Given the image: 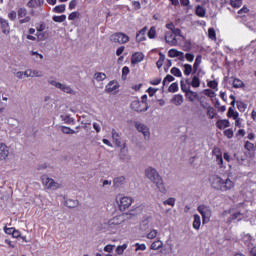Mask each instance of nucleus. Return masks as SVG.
Returning <instances> with one entry per match:
<instances>
[{
    "label": "nucleus",
    "instance_id": "1",
    "mask_svg": "<svg viewBox=\"0 0 256 256\" xmlns=\"http://www.w3.org/2000/svg\"><path fill=\"white\" fill-rule=\"evenodd\" d=\"M210 185L216 191H231L235 187V182L229 178L223 179L219 175L210 177Z\"/></svg>",
    "mask_w": 256,
    "mask_h": 256
},
{
    "label": "nucleus",
    "instance_id": "2",
    "mask_svg": "<svg viewBox=\"0 0 256 256\" xmlns=\"http://www.w3.org/2000/svg\"><path fill=\"white\" fill-rule=\"evenodd\" d=\"M126 220L127 214L115 216L107 222V227L110 230L117 229V227H119V225H123V223H125Z\"/></svg>",
    "mask_w": 256,
    "mask_h": 256
},
{
    "label": "nucleus",
    "instance_id": "3",
    "mask_svg": "<svg viewBox=\"0 0 256 256\" xmlns=\"http://www.w3.org/2000/svg\"><path fill=\"white\" fill-rule=\"evenodd\" d=\"M48 83L49 85L56 87V89H60V91H63V93H67L68 95H75V90H73V88L67 84H63L51 79L48 80Z\"/></svg>",
    "mask_w": 256,
    "mask_h": 256
},
{
    "label": "nucleus",
    "instance_id": "4",
    "mask_svg": "<svg viewBox=\"0 0 256 256\" xmlns=\"http://www.w3.org/2000/svg\"><path fill=\"white\" fill-rule=\"evenodd\" d=\"M41 181H42V185H44L46 189H52V190L61 189V184H59L58 182L50 178L48 175H45V174L42 175Z\"/></svg>",
    "mask_w": 256,
    "mask_h": 256
},
{
    "label": "nucleus",
    "instance_id": "5",
    "mask_svg": "<svg viewBox=\"0 0 256 256\" xmlns=\"http://www.w3.org/2000/svg\"><path fill=\"white\" fill-rule=\"evenodd\" d=\"M111 43H118V45H125L129 43V36L123 32H116L110 36Z\"/></svg>",
    "mask_w": 256,
    "mask_h": 256
},
{
    "label": "nucleus",
    "instance_id": "6",
    "mask_svg": "<svg viewBox=\"0 0 256 256\" xmlns=\"http://www.w3.org/2000/svg\"><path fill=\"white\" fill-rule=\"evenodd\" d=\"M134 127L138 131V133H142L145 141H149L151 139V132L149 131V127L139 121H134Z\"/></svg>",
    "mask_w": 256,
    "mask_h": 256
},
{
    "label": "nucleus",
    "instance_id": "7",
    "mask_svg": "<svg viewBox=\"0 0 256 256\" xmlns=\"http://www.w3.org/2000/svg\"><path fill=\"white\" fill-rule=\"evenodd\" d=\"M197 211L202 215V223H209L212 215L211 208L209 206L200 205L198 206Z\"/></svg>",
    "mask_w": 256,
    "mask_h": 256
},
{
    "label": "nucleus",
    "instance_id": "8",
    "mask_svg": "<svg viewBox=\"0 0 256 256\" xmlns=\"http://www.w3.org/2000/svg\"><path fill=\"white\" fill-rule=\"evenodd\" d=\"M132 111L143 113L149 109V104L145 101L134 100L130 105Z\"/></svg>",
    "mask_w": 256,
    "mask_h": 256
},
{
    "label": "nucleus",
    "instance_id": "9",
    "mask_svg": "<svg viewBox=\"0 0 256 256\" xmlns=\"http://www.w3.org/2000/svg\"><path fill=\"white\" fill-rule=\"evenodd\" d=\"M145 177L148 178V180L151 181V183H155L156 181H159L161 175H159L157 169L153 167H148L145 169Z\"/></svg>",
    "mask_w": 256,
    "mask_h": 256
},
{
    "label": "nucleus",
    "instance_id": "10",
    "mask_svg": "<svg viewBox=\"0 0 256 256\" xmlns=\"http://www.w3.org/2000/svg\"><path fill=\"white\" fill-rule=\"evenodd\" d=\"M133 205V198L129 196H123L120 198L119 202V209L120 211H126V209H129Z\"/></svg>",
    "mask_w": 256,
    "mask_h": 256
},
{
    "label": "nucleus",
    "instance_id": "11",
    "mask_svg": "<svg viewBox=\"0 0 256 256\" xmlns=\"http://www.w3.org/2000/svg\"><path fill=\"white\" fill-rule=\"evenodd\" d=\"M127 144H123V147L120 149L119 159L123 163H129L131 161V156L129 155V150L126 148Z\"/></svg>",
    "mask_w": 256,
    "mask_h": 256
},
{
    "label": "nucleus",
    "instance_id": "12",
    "mask_svg": "<svg viewBox=\"0 0 256 256\" xmlns=\"http://www.w3.org/2000/svg\"><path fill=\"white\" fill-rule=\"evenodd\" d=\"M18 17L20 19V24L23 25V23H29L31 21V16H27V9L26 8H20L18 10Z\"/></svg>",
    "mask_w": 256,
    "mask_h": 256
},
{
    "label": "nucleus",
    "instance_id": "13",
    "mask_svg": "<svg viewBox=\"0 0 256 256\" xmlns=\"http://www.w3.org/2000/svg\"><path fill=\"white\" fill-rule=\"evenodd\" d=\"M164 39L166 43H168L169 45H172V46L177 45V38H175V35L173 34V32H166Z\"/></svg>",
    "mask_w": 256,
    "mask_h": 256
},
{
    "label": "nucleus",
    "instance_id": "14",
    "mask_svg": "<svg viewBox=\"0 0 256 256\" xmlns=\"http://www.w3.org/2000/svg\"><path fill=\"white\" fill-rule=\"evenodd\" d=\"M9 157V147L7 145L1 143L0 144V161H5Z\"/></svg>",
    "mask_w": 256,
    "mask_h": 256
},
{
    "label": "nucleus",
    "instance_id": "15",
    "mask_svg": "<svg viewBox=\"0 0 256 256\" xmlns=\"http://www.w3.org/2000/svg\"><path fill=\"white\" fill-rule=\"evenodd\" d=\"M25 77H43V72L39 70L27 69L24 73Z\"/></svg>",
    "mask_w": 256,
    "mask_h": 256
},
{
    "label": "nucleus",
    "instance_id": "16",
    "mask_svg": "<svg viewBox=\"0 0 256 256\" xmlns=\"http://www.w3.org/2000/svg\"><path fill=\"white\" fill-rule=\"evenodd\" d=\"M154 184L156 185L160 193H167V187H165V182H163V178L160 177L156 182H154Z\"/></svg>",
    "mask_w": 256,
    "mask_h": 256
},
{
    "label": "nucleus",
    "instance_id": "17",
    "mask_svg": "<svg viewBox=\"0 0 256 256\" xmlns=\"http://www.w3.org/2000/svg\"><path fill=\"white\" fill-rule=\"evenodd\" d=\"M112 139L116 147H121V136L119 135L118 131L115 129H112Z\"/></svg>",
    "mask_w": 256,
    "mask_h": 256
},
{
    "label": "nucleus",
    "instance_id": "18",
    "mask_svg": "<svg viewBox=\"0 0 256 256\" xmlns=\"http://www.w3.org/2000/svg\"><path fill=\"white\" fill-rule=\"evenodd\" d=\"M143 59H145V56L143 55V53L141 52H136L132 58H131V63L133 65H136V63H141V61H143Z\"/></svg>",
    "mask_w": 256,
    "mask_h": 256
},
{
    "label": "nucleus",
    "instance_id": "19",
    "mask_svg": "<svg viewBox=\"0 0 256 256\" xmlns=\"http://www.w3.org/2000/svg\"><path fill=\"white\" fill-rule=\"evenodd\" d=\"M213 155L216 157L217 164L220 165V167H223V154H221V150L215 148L213 150Z\"/></svg>",
    "mask_w": 256,
    "mask_h": 256
},
{
    "label": "nucleus",
    "instance_id": "20",
    "mask_svg": "<svg viewBox=\"0 0 256 256\" xmlns=\"http://www.w3.org/2000/svg\"><path fill=\"white\" fill-rule=\"evenodd\" d=\"M145 33H147V27H144L136 34L137 43H141V41H145Z\"/></svg>",
    "mask_w": 256,
    "mask_h": 256
},
{
    "label": "nucleus",
    "instance_id": "21",
    "mask_svg": "<svg viewBox=\"0 0 256 256\" xmlns=\"http://www.w3.org/2000/svg\"><path fill=\"white\" fill-rule=\"evenodd\" d=\"M230 123L229 120L224 119V120H218L216 122V127H218V129L223 130V129H227V127H229Z\"/></svg>",
    "mask_w": 256,
    "mask_h": 256
},
{
    "label": "nucleus",
    "instance_id": "22",
    "mask_svg": "<svg viewBox=\"0 0 256 256\" xmlns=\"http://www.w3.org/2000/svg\"><path fill=\"white\" fill-rule=\"evenodd\" d=\"M150 249H152V251H159V249H163V241L161 240L154 241L151 244Z\"/></svg>",
    "mask_w": 256,
    "mask_h": 256
},
{
    "label": "nucleus",
    "instance_id": "23",
    "mask_svg": "<svg viewBox=\"0 0 256 256\" xmlns=\"http://www.w3.org/2000/svg\"><path fill=\"white\" fill-rule=\"evenodd\" d=\"M43 5V0H30L27 4L28 7L36 9V7H41Z\"/></svg>",
    "mask_w": 256,
    "mask_h": 256
},
{
    "label": "nucleus",
    "instance_id": "24",
    "mask_svg": "<svg viewBox=\"0 0 256 256\" xmlns=\"http://www.w3.org/2000/svg\"><path fill=\"white\" fill-rule=\"evenodd\" d=\"M65 204L69 209H75V207H79V200L68 199Z\"/></svg>",
    "mask_w": 256,
    "mask_h": 256
},
{
    "label": "nucleus",
    "instance_id": "25",
    "mask_svg": "<svg viewBox=\"0 0 256 256\" xmlns=\"http://www.w3.org/2000/svg\"><path fill=\"white\" fill-rule=\"evenodd\" d=\"M193 227L196 231H199V227H201V216L199 214L194 215Z\"/></svg>",
    "mask_w": 256,
    "mask_h": 256
},
{
    "label": "nucleus",
    "instance_id": "26",
    "mask_svg": "<svg viewBox=\"0 0 256 256\" xmlns=\"http://www.w3.org/2000/svg\"><path fill=\"white\" fill-rule=\"evenodd\" d=\"M172 103L179 107L180 105H183V96L182 95H175L172 98Z\"/></svg>",
    "mask_w": 256,
    "mask_h": 256
},
{
    "label": "nucleus",
    "instance_id": "27",
    "mask_svg": "<svg viewBox=\"0 0 256 256\" xmlns=\"http://www.w3.org/2000/svg\"><path fill=\"white\" fill-rule=\"evenodd\" d=\"M60 117L62 121H64V123H68V125H71V123H75V120L69 114H63Z\"/></svg>",
    "mask_w": 256,
    "mask_h": 256
},
{
    "label": "nucleus",
    "instance_id": "28",
    "mask_svg": "<svg viewBox=\"0 0 256 256\" xmlns=\"http://www.w3.org/2000/svg\"><path fill=\"white\" fill-rule=\"evenodd\" d=\"M187 99H189V101L193 102L195 101V99H198L199 95L197 94V92H193V91H189L188 93L185 94Z\"/></svg>",
    "mask_w": 256,
    "mask_h": 256
},
{
    "label": "nucleus",
    "instance_id": "29",
    "mask_svg": "<svg viewBox=\"0 0 256 256\" xmlns=\"http://www.w3.org/2000/svg\"><path fill=\"white\" fill-rule=\"evenodd\" d=\"M94 79H96V81H105V79H107V75L103 72H97L94 74Z\"/></svg>",
    "mask_w": 256,
    "mask_h": 256
},
{
    "label": "nucleus",
    "instance_id": "30",
    "mask_svg": "<svg viewBox=\"0 0 256 256\" xmlns=\"http://www.w3.org/2000/svg\"><path fill=\"white\" fill-rule=\"evenodd\" d=\"M232 85H233V87H234L235 89H241V87H245V84L243 83V81H241V80H239V79H237V78H235V79L233 80Z\"/></svg>",
    "mask_w": 256,
    "mask_h": 256
},
{
    "label": "nucleus",
    "instance_id": "31",
    "mask_svg": "<svg viewBox=\"0 0 256 256\" xmlns=\"http://www.w3.org/2000/svg\"><path fill=\"white\" fill-rule=\"evenodd\" d=\"M206 114L209 119H215V108H213L212 106H208Z\"/></svg>",
    "mask_w": 256,
    "mask_h": 256
},
{
    "label": "nucleus",
    "instance_id": "32",
    "mask_svg": "<svg viewBox=\"0 0 256 256\" xmlns=\"http://www.w3.org/2000/svg\"><path fill=\"white\" fill-rule=\"evenodd\" d=\"M201 85V80L197 76H193L192 81H191V86L194 88H197Z\"/></svg>",
    "mask_w": 256,
    "mask_h": 256
},
{
    "label": "nucleus",
    "instance_id": "33",
    "mask_svg": "<svg viewBox=\"0 0 256 256\" xmlns=\"http://www.w3.org/2000/svg\"><path fill=\"white\" fill-rule=\"evenodd\" d=\"M115 89H117V84H115V82H110L106 86V93H112V91H115Z\"/></svg>",
    "mask_w": 256,
    "mask_h": 256
},
{
    "label": "nucleus",
    "instance_id": "34",
    "mask_svg": "<svg viewBox=\"0 0 256 256\" xmlns=\"http://www.w3.org/2000/svg\"><path fill=\"white\" fill-rule=\"evenodd\" d=\"M125 184V177L124 176H121V177H117L114 179V185L116 187H119V185H123Z\"/></svg>",
    "mask_w": 256,
    "mask_h": 256
},
{
    "label": "nucleus",
    "instance_id": "35",
    "mask_svg": "<svg viewBox=\"0 0 256 256\" xmlns=\"http://www.w3.org/2000/svg\"><path fill=\"white\" fill-rule=\"evenodd\" d=\"M169 57H179L180 55H183V52L177 51L176 49H171L168 52Z\"/></svg>",
    "mask_w": 256,
    "mask_h": 256
},
{
    "label": "nucleus",
    "instance_id": "36",
    "mask_svg": "<svg viewBox=\"0 0 256 256\" xmlns=\"http://www.w3.org/2000/svg\"><path fill=\"white\" fill-rule=\"evenodd\" d=\"M208 37H209V39H212V41H216L217 40L215 29L209 28V30H208Z\"/></svg>",
    "mask_w": 256,
    "mask_h": 256
},
{
    "label": "nucleus",
    "instance_id": "37",
    "mask_svg": "<svg viewBox=\"0 0 256 256\" xmlns=\"http://www.w3.org/2000/svg\"><path fill=\"white\" fill-rule=\"evenodd\" d=\"M228 117H232L233 119H237L239 117V113L235 112L233 108L228 109Z\"/></svg>",
    "mask_w": 256,
    "mask_h": 256
},
{
    "label": "nucleus",
    "instance_id": "38",
    "mask_svg": "<svg viewBox=\"0 0 256 256\" xmlns=\"http://www.w3.org/2000/svg\"><path fill=\"white\" fill-rule=\"evenodd\" d=\"M158 231L156 229H152L148 234H146L147 239H155L157 237Z\"/></svg>",
    "mask_w": 256,
    "mask_h": 256
},
{
    "label": "nucleus",
    "instance_id": "39",
    "mask_svg": "<svg viewBox=\"0 0 256 256\" xmlns=\"http://www.w3.org/2000/svg\"><path fill=\"white\" fill-rule=\"evenodd\" d=\"M163 205H170V207H175V198L170 197L163 201Z\"/></svg>",
    "mask_w": 256,
    "mask_h": 256
},
{
    "label": "nucleus",
    "instance_id": "40",
    "mask_svg": "<svg viewBox=\"0 0 256 256\" xmlns=\"http://www.w3.org/2000/svg\"><path fill=\"white\" fill-rule=\"evenodd\" d=\"M200 65H201V56L199 55L196 57V60H195L194 66H193L194 73L197 71V69H199Z\"/></svg>",
    "mask_w": 256,
    "mask_h": 256
},
{
    "label": "nucleus",
    "instance_id": "41",
    "mask_svg": "<svg viewBox=\"0 0 256 256\" xmlns=\"http://www.w3.org/2000/svg\"><path fill=\"white\" fill-rule=\"evenodd\" d=\"M192 71H193V66H191V64L184 65V75H191Z\"/></svg>",
    "mask_w": 256,
    "mask_h": 256
},
{
    "label": "nucleus",
    "instance_id": "42",
    "mask_svg": "<svg viewBox=\"0 0 256 256\" xmlns=\"http://www.w3.org/2000/svg\"><path fill=\"white\" fill-rule=\"evenodd\" d=\"M230 3L234 8H239L243 5V0H230Z\"/></svg>",
    "mask_w": 256,
    "mask_h": 256
},
{
    "label": "nucleus",
    "instance_id": "43",
    "mask_svg": "<svg viewBox=\"0 0 256 256\" xmlns=\"http://www.w3.org/2000/svg\"><path fill=\"white\" fill-rule=\"evenodd\" d=\"M65 19H67V16H65V15L53 17V21H55V23H63V21H65Z\"/></svg>",
    "mask_w": 256,
    "mask_h": 256
},
{
    "label": "nucleus",
    "instance_id": "44",
    "mask_svg": "<svg viewBox=\"0 0 256 256\" xmlns=\"http://www.w3.org/2000/svg\"><path fill=\"white\" fill-rule=\"evenodd\" d=\"M125 249H127V244H123L122 246H118V247L116 248V253H117L118 255H123Z\"/></svg>",
    "mask_w": 256,
    "mask_h": 256
},
{
    "label": "nucleus",
    "instance_id": "45",
    "mask_svg": "<svg viewBox=\"0 0 256 256\" xmlns=\"http://www.w3.org/2000/svg\"><path fill=\"white\" fill-rule=\"evenodd\" d=\"M80 13L79 12H72L69 16L68 19L69 21H75V19H79L80 17Z\"/></svg>",
    "mask_w": 256,
    "mask_h": 256
},
{
    "label": "nucleus",
    "instance_id": "46",
    "mask_svg": "<svg viewBox=\"0 0 256 256\" xmlns=\"http://www.w3.org/2000/svg\"><path fill=\"white\" fill-rule=\"evenodd\" d=\"M196 15H198V17H203L205 15V8L198 6L196 8Z\"/></svg>",
    "mask_w": 256,
    "mask_h": 256
},
{
    "label": "nucleus",
    "instance_id": "47",
    "mask_svg": "<svg viewBox=\"0 0 256 256\" xmlns=\"http://www.w3.org/2000/svg\"><path fill=\"white\" fill-rule=\"evenodd\" d=\"M55 13H65V4L58 5L54 8Z\"/></svg>",
    "mask_w": 256,
    "mask_h": 256
},
{
    "label": "nucleus",
    "instance_id": "48",
    "mask_svg": "<svg viewBox=\"0 0 256 256\" xmlns=\"http://www.w3.org/2000/svg\"><path fill=\"white\" fill-rule=\"evenodd\" d=\"M204 95H206V97H211V99H213V97H215V92L211 89H206L203 91Z\"/></svg>",
    "mask_w": 256,
    "mask_h": 256
},
{
    "label": "nucleus",
    "instance_id": "49",
    "mask_svg": "<svg viewBox=\"0 0 256 256\" xmlns=\"http://www.w3.org/2000/svg\"><path fill=\"white\" fill-rule=\"evenodd\" d=\"M155 35H156V30H155V27L152 26L148 31V37L149 39H155Z\"/></svg>",
    "mask_w": 256,
    "mask_h": 256
},
{
    "label": "nucleus",
    "instance_id": "50",
    "mask_svg": "<svg viewBox=\"0 0 256 256\" xmlns=\"http://www.w3.org/2000/svg\"><path fill=\"white\" fill-rule=\"evenodd\" d=\"M178 89H179V86L177 85V83H172L168 88V91H170V93H175L178 91Z\"/></svg>",
    "mask_w": 256,
    "mask_h": 256
},
{
    "label": "nucleus",
    "instance_id": "51",
    "mask_svg": "<svg viewBox=\"0 0 256 256\" xmlns=\"http://www.w3.org/2000/svg\"><path fill=\"white\" fill-rule=\"evenodd\" d=\"M171 73L172 75H174L175 77H181V70H179V68L177 67H173L171 69Z\"/></svg>",
    "mask_w": 256,
    "mask_h": 256
},
{
    "label": "nucleus",
    "instance_id": "52",
    "mask_svg": "<svg viewBox=\"0 0 256 256\" xmlns=\"http://www.w3.org/2000/svg\"><path fill=\"white\" fill-rule=\"evenodd\" d=\"M62 132H64L66 135H73L75 133V131L69 127H63Z\"/></svg>",
    "mask_w": 256,
    "mask_h": 256
},
{
    "label": "nucleus",
    "instance_id": "53",
    "mask_svg": "<svg viewBox=\"0 0 256 256\" xmlns=\"http://www.w3.org/2000/svg\"><path fill=\"white\" fill-rule=\"evenodd\" d=\"M171 81H175V78L171 75H167L164 80H163V86H165V84L168 82V83H171Z\"/></svg>",
    "mask_w": 256,
    "mask_h": 256
},
{
    "label": "nucleus",
    "instance_id": "54",
    "mask_svg": "<svg viewBox=\"0 0 256 256\" xmlns=\"http://www.w3.org/2000/svg\"><path fill=\"white\" fill-rule=\"evenodd\" d=\"M145 249H147V246L145 244L136 243L135 251H145Z\"/></svg>",
    "mask_w": 256,
    "mask_h": 256
},
{
    "label": "nucleus",
    "instance_id": "55",
    "mask_svg": "<svg viewBox=\"0 0 256 256\" xmlns=\"http://www.w3.org/2000/svg\"><path fill=\"white\" fill-rule=\"evenodd\" d=\"M93 129L96 131V133H101V124L99 122H94Z\"/></svg>",
    "mask_w": 256,
    "mask_h": 256
},
{
    "label": "nucleus",
    "instance_id": "56",
    "mask_svg": "<svg viewBox=\"0 0 256 256\" xmlns=\"http://www.w3.org/2000/svg\"><path fill=\"white\" fill-rule=\"evenodd\" d=\"M224 135L228 137V139H233V130L232 129H227L224 131Z\"/></svg>",
    "mask_w": 256,
    "mask_h": 256
},
{
    "label": "nucleus",
    "instance_id": "57",
    "mask_svg": "<svg viewBox=\"0 0 256 256\" xmlns=\"http://www.w3.org/2000/svg\"><path fill=\"white\" fill-rule=\"evenodd\" d=\"M237 107L239 111H245V109H247V105L243 102H237Z\"/></svg>",
    "mask_w": 256,
    "mask_h": 256
},
{
    "label": "nucleus",
    "instance_id": "58",
    "mask_svg": "<svg viewBox=\"0 0 256 256\" xmlns=\"http://www.w3.org/2000/svg\"><path fill=\"white\" fill-rule=\"evenodd\" d=\"M181 89L185 95L190 91L189 90V85L183 84V81H181Z\"/></svg>",
    "mask_w": 256,
    "mask_h": 256
},
{
    "label": "nucleus",
    "instance_id": "59",
    "mask_svg": "<svg viewBox=\"0 0 256 256\" xmlns=\"http://www.w3.org/2000/svg\"><path fill=\"white\" fill-rule=\"evenodd\" d=\"M115 248V245H111V244H108L104 247V251L106 253H111V251H113V249Z\"/></svg>",
    "mask_w": 256,
    "mask_h": 256
},
{
    "label": "nucleus",
    "instance_id": "60",
    "mask_svg": "<svg viewBox=\"0 0 256 256\" xmlns=\"http://www.w3.org/2000/svg\"><path fill=\"white\" fill-rule=\"evenodd\" d=\"M245 149H247V151H252V149H253V147H255V145H253V143H251V142H249V141H247L246 143H245Z\"/></svg>",
    "mask_w": 256,
    "mask_h": 256
},
{
    "label": "nucleus",
    "instance_id": "61",
    "mask_svg": "<svg viewBox=\"0 0 256 256\" xmlns=\"http://www.w3.org/2000/svg\"><path fill=\"white\" fill-rule=\"evenodd\" d=\"M208 87H210V89H217V81L212 80L208 82Z\"/></svg>",
    "mask_w": 256,
    "mask_h": 256
},
{
    "label": "nucleus",
    "instance_id": "62",
    "mask_svg": "<svg viewBox=\"0 0 256 256\" xmlns=\"http://www.w3.org/2000/svg\"><path fill=\"white\" fill-rule=\"evenodd\" d=\"M185 59H187V60L190 61V62H193V61H195V55H193V54H191V53H187V54L185 55Z\"/></svg>",
    "mask_w": 256,
    "mask_h": 256
},
{
    "label": "nucleus",
    "instance_id": "63",
    "mask_svg": "<svg viewBox=\"0 0 256 256\" xmlns=\"http://www.w3.org/2000/svg\"><path fill=\"white\" fill-rule=\"evenodd\" d=\"M15 76L17 77V79H23V77H25V71H18L15 73Z\"/></svg>",
    "mask_w": 256,
    "mask_h": 256
},
{
    "label": "nucleus",
    "instance_id": "64",
    "mask_svg": "<svg viewBox=\"0 0 256 256\" xmlns=\"http://www.w3.org/2000/svg\"><path fill=\"white\" fill-rule=\"evenodd\" d=\"M172 33L178 37H183V35L181 34V29L179 28H174V30L172 31Z\"/></svg>",
    "mask_w": 256,
    "mask_h": 256
}]
</instances>
